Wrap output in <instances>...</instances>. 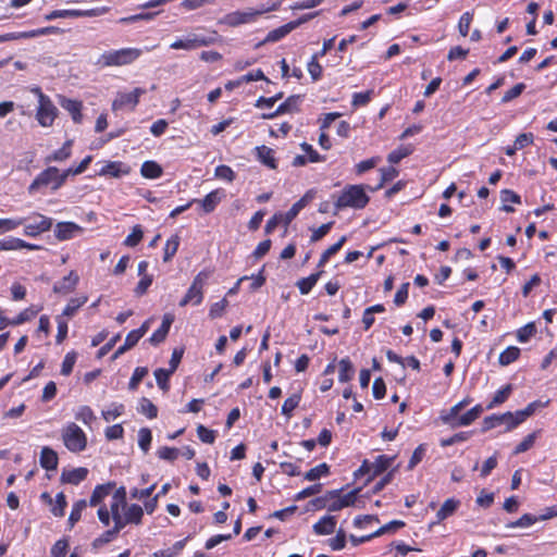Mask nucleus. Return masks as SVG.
<instances>
[{"instance_id":"16","label":"nucleus","mask_w":557,"mask_h":557,"mask_svg":"<svg viewBox=\"0 0 557 557\" xmlns=\"http://www.w3.org/2000/svg\"><path fill=\"white\" fill-rule=\"evenodd\" d=\"M78 282V274L75 271H71L60 282L53 285V292L57 294L67 295L76 288Z\"/></svg>"},{"instance_id":"27","label":"nucleus","mask_w":557,"mask_h":557,"mask_svg":"<svg viewBox=\"0 0 557 557\" xmlns=\"http://www.w3.org/2000/svg\"><path fill=\"white\" fill-rule=\"evenodd\" d=\"M115 483L108 482L106 484L97 485L92 491L89 504L90 506H98L111 493Z\"/></svg>"},{"instance_id":"49","label":"nucleus","mask_w":557,"mask_h":557,"mask_svg":"<svg viewBox=\"0 0 557 557\" xmlns=\"http://www.w3.org/2000/svg\"><path fill=\"white\" fill-rule=\"evenodd\" d=\"M77 354L75 351H70L65 355L62 366H61V374L67 376L72 373L74 364L76 362Z\"/></svg>"},{"instance_id":"59","label":"nucleus","mask_w":557,"mask_h":557,"mask_svg":"<svg viewBox=\"0 0 557 557\" xmlns=\"http://www.w3.org/2000/svg\"><path fill=\"white\" fill-rule=\"evenodd\" d=\"M171 374H172L171 371H168L166 369H162V368L157 369L154 371L157 384L162 391L169 389L168 381H169V377Z\"/></svg>"},{"instance_id":"34","label":"nucleus","mask_w":557,"mask_h":557,"mask_svg":"<svg viewBox=\"0 0 557 557\" xmlns=\"http://www.w3.org/2000/svg\"><path fill=\"white\" fill-rule=\"evenodd\" d=\"M123 528H117L116 525H113L112 529L110 530H107L106 532H103L100 536H98L97 539L94 540L92 542V546L95 548H100L102 547L103 545L110 543L111 541H113L117 534L120 533V531L122 530Z\"/></svg>"},{"instance_id":"35","label":"nucleus","mask_w":557,"mask_h":557,"mask_svg":"<svg viewBox=\"0 0 557 557\" xmlns=\"http://www.w3.org/2000/svg\"><path fill=\"white\" fill-rule=\"evenodd\" d=\"M338 366H339V374H338L339 382L345 383V382L350 381L352 379V375L355 372L354 366L350 362V360L348 358H344L339 361Z\"/></svg>"},{"instance_id":"13","label":"nucleus","mask_w":557,"mask_h":557,"mask_svg":"<svg viewBox=\"0 0 557 557\" xmlns=\"http://www.w3.org/2000/svg\"><path fill=\"white\" fill-rule=\"evenodd\" d=\"M315 196V191L313 189L308 190L298 201H296L292 208L283 214L284 224L288 225L298 213L310 202L313 200Z\"/></svg>"},{"instance_id":"46","label":"nucleus","mask_w":557,"mask_h":557,"mask_svg":"<svg viewBox=\"0 0 557 557\" xmlns=\"http://www.w3.org/2000/svg\"><path fill=\"white\" fill-rule=\"evenodd\" d=\"M180 245V239L177 236H172L169 238L164 246V256L163 261L168 262L171 258L176 253Z\"/></svg>"},{"instance_id":"55","label":"nucleus","mask_w":557,"mask_h":557,"mask_svg":"<svg viewBox=\"0 0 557 557\" xmlns=\"http://www.w3.org/2000/svg\"><path fill=\"white\" fill-rule=\"evenodd\" d=\"M139 341L136 338L135 334L131 332L126 335L125 342L122 346L117 348V350L113 354L112 359H116L122 354L134 347Z\"/></svg>"},{"instance_id":"23","label":"nucleus","mask_w":557,"mask_h":557,"mask_svg":"<svg viewBox=\"0 0 557 557\" xmlns=\"http://www.w3.org/2000/svg\"><path fill=\"white\" fill-rule=\"evenodd\" d=\"M224 196L225 194L223 190L215 189L209 193L202 200H197L196 202L201 205V208L206 213H210L215 209Z\"/></svg>"},{"instance_id":"61","label":"nucleus","mask_w":557,"mask_h":557,"mask_svg":"<svg viewBox=\"0 0 557 557\" xmlns=\"http://www.w3.org/2000/svg\"><path fill=\"white\" fill-rule=\"evenodd\" d=\"M472 18H473V14L470 12H466L461 15L459 23H458V29L462 37H466L469 34Z\"/></svg>"},{"instance_id":"17","label":"nucleus","mask_w":557,"mask_h":557,"mask_svg":"<svg viewBox=\"0 0 557 557\" xmlns=\"http://www.w3.org/2000/svg\"><path fill=\"white\" fill-rule=\"evenodd\" d=\"M100 14V11L98 9H91V10H55L52 11L47 18L53 20V18H69V17H81V16H97Z\"/></svg>"},{"instance_id":"63","label":"nucleus","mask_w":557,"mask_h":557,"mask_svg":"<svg viewBox=\"0 0 557 557\" xmlns=\"http://www.w3.org/2000/svg\"><path fill=\"white\" fill-rule=\"evenodd\" d=\"M148 369L144 367H138L134 370L133 375L129 380L128 387L131 389L137 388L138 384L141 380L147 375Z\"/></svg>"},{"instance_id":"8","label":"nucleus","mask_w":557,"mask_h":557,"mask_svg":"<svg viewBox=\"0 0 557 557\" xmlns=\"http://www.w3.org/2000/svg\"><path fill=\"white\" fill-rule=\"evenodd\" d=\"M62 440L65 447L72 453H79L87 446L86 434L73 422L63 428Z\"/></svg>"},{"instance_id":"64","label":"nucleus","mask_w":557,"mask_h":557,"mask_svg":"<svg viewBox=\"0 0 557 557\" xmlns=\"http://www.w3.org/2000/svg\"><path fill=\"white\" fill-rule=\"evenodd\" d=\"M69 548V542L66 540H59L54 543L51 548V557H64Z\"/></svg>"},{"instance_id":"44","label":"nucleus","mask_w":557,"mask_h":557,"mask_svg":"<svg viewBox=\"0 0 557 557\" xmlns=\"http://www.w3.org/2000/svg\"><path fill=\"white\" fill-rule=\"evenodd\" d=\"M23 223L24 221L21 218L0 219V235L16 230Z\"/></svg>"},{"instance_id":"25","label":"nucleus","mask_w":557,"mask_h":557,"mask_svg":"<svg viewBox=\"0 0 557 557\" xmlns=\"http://www.w3.org/2000/svg\"><path fill=\"white\" fill-rule=\"evenodd\" d=\"M18 249H28V250H39L41 246L29 244L21 238H10L8 240L0 242V250H18Z\"/></svg>"},{"instance_id":"42","label":"nucleus","mask_w":557,"mask_h":557,"mask_svg":"<svg viewBox=\"0 0 557 557\" xmlns=\"http://www.w3.org/2000/svg\"><path fill=\"white\" fill-rule=\"evenodd\" d=\"M108 509L114 525L117 528H123V504L111 500L110 508Z\"/></svg>"},{"instance_id":"9","label":"nucleus","mask_w":557,"mask_h":557,"mask_svg":"<svg viewBox=\"0 0 557 557\" xmlns=\"http://www.w3.org/2000/svg\"><path fill=\"white\" fill-rule=\"evenodd\" d=\"M210 273L207 271L199 272L194 278L191 285L189 286L187 293L180 301L181 307H185L189 304L197 306L201 304L203 299V286L206 285L207 280L209 278Z\"/></svg>"},{"instance_id":"41","label":"nucleus","mask_w":557,"mask_h":557,"mask_svg":"<svg viewBox=\"0 0 557 557\" xmlns=\"http://www.w3.org/2000/svg\"><path fill=\"white\" fill-rule=\"evenodd\" d=\"M124 410L125 407L123 404L113 403L108 407V409L102 410L101 414L107 422H110L111 420H114L123 414Z\"/></svg>"},{"instance_id":"29","label":"nucleus","mask_w":557,"mask_h":557,"mask_svg":"<svg viewBox=\"0 0 557 557\" xmlns=\"http://www.w3.org/2000/svg\"><path fill=\"white\" fill-rule=\"evenodd\" d=\"M40 466L46 470H55L58 467V455L50 447H44L40 453Z\"/></svg>"},{"instance_id":"36","label":"nucleus","mask_w":557,"mask_h":557,"mask_svg":"<svg viewBox=\"0 0 557 557\" xmlns=\"http://www.w3.org/2000/svg\"><path fill=\"white\" fill-rule=\"evenodd\" d=\"M322 271H319L317 273H313L309 275L308 277H304L297 282V286L299 288V292L302 295H307L312 287L317 284Z\"/></svg>"},{"instance_id":"32","label":"nucleus","mask_w":557,"mask_h":557,"mask_svg":"<svg viewBox=\"0 0 557 557\" xmlns=\"http://www.w3.org/2000/svg\"><path fill=\"white\" fill-rule=\"evenodd\" d=\"M162 173H163V170H162L161 165L158 164L156 161H145L141 164L140 174L145 178H150V180L158 178L162 175Z\"/></svg>"},{"instance_id":"39","label":"nucleus","mask_w":557,"mask_h":557,"mask_svg":"<svg viewBox=\"0 0 557 557\" xmlns=\"http://www.w3.org/2000/svg\"><path fill=\"white\" fill-rule=\"evenodd\" d=\"M520 356V349L516 346L507 347L498 358V361L502 366H508L516 361Z\"/></svg>"},{"instance_id":"58","label":"nucleus","mask_w":557,"mask_h":557,"mask_svg":"<svg viewBox=\"0 0 557 557\" xmlns=\"http://www.w3.org/2000/svg\"><path fill=\"white\" fill-rule=\"evenodd\" d=\"M307 70L313 81H318L322 75V66L318 62V54L312 55L307 64Z\"/></svg>"},{"instance_id":"12","label":"nucleus","mask_w":557,"mask_h":557,"mask_svg":"<svg viewBox=\"0 0 557 557\" xmlns=\"http://www.w3.org/2000/svg\"><path fill=\"white\" fill-rule=\"evenodd\" d=\"M83 232V228L74 222H59L54 227V236L59 240H69Z\"/></svg>"},{"instance_id":"4","label":"nucleus","mask_w":557,"mask_h":557,"mask_svg":"<svg viewBox=\"0 0 557 557\" xmlns=\"http://www.w3.org/2000/svg\"><path fill=\"white\" fill-rule=\"evenodd\" d=\"M30 90L38 98V106L36 109L37 122L42 127L52 126L59 113L58 108L54 106L52 100L41 91L39 87H34Z\"/></svg>"},{"instance_id":"53","label":"nucleus","mask_w":557,"mask_h":557,"mask_svg":"<svg viewBox=\"0 0 557 557\" xmlns=\"http://www.w3.org/2000/svg\"><path fill=\"white\" fill-rule=\"evenodd\" d=\"M300 396L298 394H294L290 397L286 398L282 406V413L289 418L292 416L293 410L299 405Z\"/></svg>"},{"instance_id":"54","label":"nucleus","mask_w":557,"mask_h":557,"mask_svg":"<svg viewBox=\"0 0 557 557\" xmlns=\"http://www.w3.org/2000/svg\"><path fill=\"white\" fill-rule=\"evenodd\" d=\"M214 176L219 180L233 182L235 180V172L228 165H219L215 168Z\"/></svg>"},{"instance_id":"30","label":"nucleus","mask_w":557,"mask_h":557,"mask_svg":"<svg viewBox=\"0 0 557 557\" xmlns=\"http://www.w3.org/2000/svg\"><path fill=\"white\" fill-rule=\"evenodd\" d=\"M459 506L460 500L456 498L446 499L438 509V511L436 512L437 522H441L450 517L451 515H454V512L459 508Z\"/></svg>"},{"instance_id":"28","label":"nucleus","mask_w":557,"mask_h":557,"mask_svg":"<svg viewBox=\"0 0 557 557\" xmlns=\"http://www.w3.org/2000/svg\"><path fill=\"white\" fill-rule=\"evenodd\" d=\"M88 470L86 468H75L69 471H63L61 480L65 483L77 485L86 479Z\"/></svg>"},{"instance_id":"19","label":"nucleus","mask_w":557,"mask_h":557,"mask_svg":"<svg viewBox=\"0 0 557 557\" xmlns=\"http://www.w3.org/2000/svg\"><path fill=\"white\" fill-rule=\"evenodd\" d=\"M299 102H300V96H298V95L289 96L283 103H281L277 107V109L274 112H272L270 114H264L263 117L264 119H273L280 114L297 111Z\"/></svg>"},{"instance_id":"18","label":"nucleus","mask_w":557,"mask_h":557,"mask_svg":"<svg viewBox=\"0 0 557 557\" xmlns=\"http://www.w3.org/2000/svg\"><path fill=\"white\" fill-rule=\"evenodd\" d=\"M128 173L129 168L120 161H110L99 171L100 176H111L115 178L127 175Z\"/></svg>"},{"instance_id":"21","label":"nucleus","mask_w":557,"mask_h":557,"mask_svg":"<svg viewBox=\"0 0 557 557\" xmlns=\"http://www.w3.org/2000/svg\"><path fill=\"white\" fill-rule=\"evenodd\" d=\"M59 104L72 115V119L75 123L82 122L83 116L81 113V110H82L81 101L60 96Z\"/></svg>"},{"instance_id":"24","label":"nucleus","mask_w":557,"mask_h":557,"mask_svg":"<svg viewBox=\"0 0 557 557\" xmlns=\"http://www.w3.org/2000/svg\"><path fill=\"white\" fill-rule=\"evenodd\" d=\"M208 41L202 37H191L186 39H178L171 44V49H183V50H194L196 48L207 46Z\"/></svg>"},{"instance_id":"2","label":"nucleus","mask_w":557,"mask_h":557,"mask_svg":"<svg viewBox=\"0 0 557 557\" xmlns=\"http://www.w3.org/2000/svg\"><path fill=\"white\" fill-rule=\"evenodd\" d=\"M369 200L370 198L363 185H348L342 190L335 201V208L336 211L344 208L363 209ZM337 212H335V214Z\"/></svg>"},{"instance_id":"11","label":"nucleus","mask_w":557,"mask_h":557,"mask_svg":"<svg viewBox=\"0 0 557 557\" xmlns=\"http://www.w3.org/2000/svg\"><path fill=\"white\" fill-rule=\"evenodd\" d=\"M358 494V490L351 491L344 496H338V491H331L327 493L326 497L336 498L329 506V511H338L345 507L354 505L356 497Z\"/></svg>"},{"instance_id":"43","label":"nucleus","mask_w":557,"mask_h":557,"mask_svg":"<svg viewBox=\"0 0 557 557\" xmlns=\"http://www.w3.org/2000/svg\"><path fill=\"white\" fill-rule=\"evenodd\" d=\"M86 507H87V502L85 499H81L73 505L72 511L69 517V523H70L71 528H73L74 524L77 521H79V519L82 517V512Z\"/></svg>"},{"instance_id":"60","label":"nucleus","mask_w":557,"mask_h":557,"mask_svg":"<svg viewBox=\"0 0 557 557\" xmlns=\"http://www.w3.org/2000/svg\"><path fill=\"white\" fill-rule=\"evenodd\" d=\"M38 311L39 309L27 308L23 310L15 319L11 320L10 324L20 325L26 321H29L38 313Z\"/></svg>"},{"instance_id":"15","label":"nucleus","mask_w":557,"mask_h":557,"mask_svg":"<svg viewBox=\"0 0 557 557\" xmlns=\"http://www.w3.org/2000/svg\"><path fill=\"white\" fill-rule=\"evenodd\" d=\"M144 517V509L137 504L128 505L126 503L123 507V529L127 524H140Z\"/></svg>"},{"instance_id":"50","label":"nucleus","mask_w":557,"mask_h":557,"mask_svg":"<svg viewBox=\"0 0 557 557\" xmlns=\"http://www.w3.org/2000/svg\"><path fill=\"white\" fill-rule=\"evenodd\" d=\"M536 521H537V517L532 516L530 513H525L522 517H520L518 520L508 523L506 527L508 529L529 528L532 524H534Z\"/></svg>"},{"instance_id":"1","label":"nucleus","mask_w":557,"mask_h":557,"mask_svg":"<svg viewBox=\"0 0 557 557\" xmlns=\"http://www.w3.org/2000/svg\"><path fill=\"white\" fill-rule=\"evenodd\" d=\"M281 1L274 0L260 4L258 8H248L243 11H235L225 16V21L230 26H238L256 22L257 18L265 13L275 11L280 8Z\"/></svg>"},{"instance_id":"37","label":"nucleus","mask_w":557,"mask_h":557,"mask_svg":"<svg viewBox=\"0 0 557 557\" xmlns=\"http://www.w3.org/2000/svg\"><path fill=\"white\" fill-rule=\"evenodd\" d=\"M87 296L71 298L65 308L63 309L62 314L69 318L73 317L76 313V311L87 302Z\"/></svg>"},{"instance_id":"45","label":"nucleus","mask_w":557,"mask_h":557,"mask_svg":"<svg viewBox=\"0 0 557 557\" xmlns=\"http://www.w3.org/2000/svg\"><path fill=\"white\" fill-rule=\"evenodd\" d=\"M75 418L84 424L89 425L95 419V413L89 406H81L75 412Z\"/></svg>"},{"instance_id":"5","label":"nucleus","mask_w":557,"mask_h":557,"mask_svg":"<svg viewBox=\"0 0 557 557\" xmlns=\"http://www.w3.org/2000/svg\"><path fill=\"white\" fill-rule=\"evenodd\" d=\"M67 177L66 170L60 172L55 166H49L36 176L28 187V193L34 194L45 186H51L53 190H57L64 184Z\"/></svg>"},{"instance_id":"6","label":"nucleus","mask_w":557,"mask_h":557,"mask_svg":"<svg viewBox=\"0 0 557 557\" xmlns=\"http://www.w3.org/2000/svg\"><path fill=\"white\" fill-rule=\"evenodd\" d=\"M483 412V407L476 405L463 414H459L460 411L443 410L441 412V421L451 429H458L461 426H468L472 424Z\"/></svg>"},{"instance_id":"40","label":"nucleus","mask_w":557,"mask_h":557,"mask_svg":"<svg viewBox=\"0 0 557 557\" xmlns=\"http://www.w3.org/2000/svg\"><path fill=\"white\" fill-rule=\"evenodd\" d=\"M346 236H342L335 244H333L332 246H330L322 255H321V258H320V261H319V267H323L327 261L329 259L334 256L342 247L343 245L345 244L346 242Z\"/></svg>"},{"instance_id":"33","label":"nucleus","mask_w":557,"mask_h":557,"mask_svg":"<svg viewBox=\"0 0 557 557\" xmlns=\"http://www.w3.org/2000/svg\"><path fill=\"white\" fill-rule=\"evenodd\" d=\"M72 143L73 141L71 139L66 140L59 150H57L53 153H51L50 156H48L45 159V162L46 163H50L53 161L60 162V161H64V160L69 159L71 157Z\"/></svg>"},{"instance_id":"26","label":"nucleus","mask_w":557,"mask_h":557,"mask_svg":"<svg viewBox=\"0 0 557 557\" xmlns=\"http://www.w3.org/2000/svg\"><path fill=\"white\" fill-rule=\"evenodd\" d=\"M256 153L258 160L270 169H276V159L274 157V150L267 146L256 147Z\"/></svg>"},{"instance_id":"3","label":"nucleus","mask_w":557,"mask_h":557,"mask_svg":"<svg viewBox=\"0 0 557 557\" xmlns=\"http://www.w3.org/2000/svg\"><path fill=\"white\" fill-rule=\"evenodd\" d=\"M141 54L143 50L138 48L109 50L99 57L97 65L101 67L124 66L135 62Z\"/></svg>"},{"instance_id":"62","label":"nucleus","mask_w":557,"mask_h":557,"mask_svg":"<svg viewBox=\"0 0 557 557\" xmlns=\"http://www.w3.org/2000/svg\"><path fill=\"white\" fill-rule=\"evenodd\" d=\"M537 432L529 434L513 450L515 455L529 450L535 443Z\"/></svg>"},{"instance_id":"47","label":"nucleus","mask_w":557,"mask_h":557,"mask_svg":"<svg viewBox=\"0 0 557 557\" xmlns=\"http://www.w3.org/2000/svg\"><path fill=\"white\" fill-rule=\"evenodd\" d=\"M151 441V431L148 428H141L138 431V445L145 454L148 453Z\"/></svg>"},{"instance_id":"14","label":"nucleus","mask_w":557,"mask_h":557,"mask_svg":"<svg viewBox=\"0 0 557 557\" xmlns=\"http://www.w3.org/2000/svg\"><path fill=\"white\" fill-rule=\"evenodd\" d=\"M301 20L297 22H289L278 28H275L268 33L267 37L257 45V47L262 46L267 42H275L287 36L293 29H295L298 25L301 24Z\"/></svg>"},{"instance_id":"57","label":"nucleus","mask_w":557,"mask_h":557,"mask_svg":"<svg viewBox=\"0 0 557 557\" xmlns=\"http://www.w3.org/2000/svg\"><path fill=\"white\" fill-rule=\"evenodd\" d=\"M144 232L140 225H135L132 233L125 238L124 245L135 247L143 239Z\"/></svg>"},{"instance_id":"7","label":"nucleus","mask_w":557,"mask_h":557,"mask_svg":"<svg viewBox=\"0 0 557 557\" xmlns=\"http://www.w3.org/2000/svg\"><path fill=\"white\" fill-rule=\"evenodd\" d=\"M24 223L23 233L28 237H37L48 232L52 226V219L38 212H33L27 216L21 218Z\"/></svg>"},{"instance_id":"38","label":"nucleus","mask_w":557,"mask_h":557,"mask_svg":"<svg viewBox=\"0 0 557 557\" xmlns=\"http://www.w3.org/2000/svg\"><path fill=\"white\" fill-rule=\"evenodd\" d=\"M393 461L394 457H387L385 455L376 456L372 462L373 476L381 474L383 471L389 468Z\"/></svg>"},{"instance_id":"56","label":"nucleus","mask_w":557,"mask_h":557,"mask_svg":"<svg viewBox=\"0 0 557 557\" xmlns=\"http://www.w3.org/2000/svg\"><path fill=\"white\" fill-rule=\"evenodd\" d=\"M510 392H511V385L510 384H508L504 388L499 389L495 394V396L493 397L492 401L487 405L486 408L487 409H492L496 405H499V404L504 403L508 398Z\"/></svg>"},{"instance_id":"52","label":"nucleus","mask_w":557,"mask_h":557,"mask_svg":"<svg viewBox=\"0 0 557 557\" xmlns=\"http://www.w3.org/2000/svg\"><path fill=\"white\" fill-rule=\"evenodd\" d=\"M536 333V327L534 323H528L524 326L520 327L517 332V339L520 343H527L532 336Z\"/></svg>"},{"instance_id":"31","label":"nucleus","mask_w":557,"mask_h":557,"mask_svg":"<svg viewBox=\"0 0 557 557\" xmlns=\"http://www.w3.org/2000/svg\"><path fill=\"white\" fill-rule=\"evenodd\" d=\"M500 200L503 202L500 210H503L507 213L515 211V209L508 205L509 202H511V203H520L521 202L520 196L511 189L502 190L500 191Z\"/></svg>"},{"instance_id":"48","label":"nucleus","mask_w":557,"mask_h":557,"mask_svg":"<svg viewBox=\"0 0 557 557\" xmlns=\"http://www.w3.org/2000/svg\"><path fill=\"white\" fill-rule=\"evenodd\" d=\"M329 466L326 463H320L317 467L310 469L306 472L305 479L307 481H315L320 479L323 475H326L329 473Z\"/></svg>"},{"instance_id":"51","label":"nucleus","mask_w":557,"mask_h":557,"mask_svg":"<svg viewBox=\"0 0 557 557\" xmlns=\"http://www.w3.org/2000/svg\"><path fill=\"white\" fill-rule=\"evenodd\" d=\"M405 527V522L401 521V520H393L386 524H384L383 527H381L380 529H377L374 533H372V536L374 537H379L385 533H391V532H395L396 530L400 529Z\"/></svg>"},{"instance_id":"10","label":"nucleus","mask_w":557,"mask_h":557,"mask_svg":"<svg viewBox=\"0 0 557 557\" xmlns=\"http://www.w3.org/2000/svg\"><path fill=\"white\" fill-rule=\"evenodd\" d=\"M145 92L143 88H135L131 92H117L112 102V110L119 111L124 108H131L133 110L138 104L140 96Z\"/></svg>"},{"instance_id":"22","label":"nucleus","mask_w":557,"mask_h":557,"mask_svg":"<svg viewBox=\"0 0 557 557\" xmlns=\"http://www.w3.org/2000/svg\"><path fill=\"white\" fill-rule=\"evenodd\" d=\"M336 518L334 516H323L317 523L313 524V532L317 535H329L335 531Z\"/></svg>"},{"instance_id":"20","label":"nucleus","mask_w":557,"mask_h":557,"mask_svg":"<svg viewBox=\"0 0 557 557\" xmlns=\"http://www.w3.org/2000/svg\"><path fill=\"white\" fill-rule=\"evenodd\" d=\"M511 412H505L503 414H492L484 419L482 431H488L498 425L506 424L507 431L512 430L510 426Z\"/></svg>"}]
</instances>
